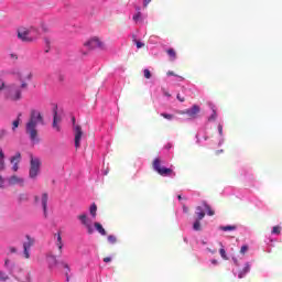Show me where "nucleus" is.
Returning <instances> with one entry per match:
<instances>
[{
  "instance_id": "nucleus-1",
  "label": "nucleus",
  "mask_w": 282,
  "mask_h": 282,
  "mask_svg": "<svg viewBox=\"0 0 282 282\" xmlns=\"http://www.w3.org/2000/svg\"><path fill=\"white\" fill-rule=\"evenodd\" d=\"M13 76L19 80L20 85L10 84L7 86L4 98L10 102H19L23 100V91L28 90L30 87L29 83L32 80L33 74L30 68H23L14 70Z\"/></svg>"
},
{
  "instance_id": "nucleus-2",
  "label": "nucleus",
  "mask_w": 282,
  "mask_h": 282,
  "mask_svg": "<svg viewBox=\"0 0 282 282\" xmlns=\"http://www.w3.org/2000/svg\"><path fill=\"white\" fill-rule=\"evenodd\" d=\"M39 124L43 127L45 124V118L41 111L32 109L29 120L25 123V133L29 135L31 142H39Z\"/></svg>"
},
{
  "instance_id": "nucleus-3",
  "label": "nucleus",
  "mask_w": 282,
  "mask_h": 282,
  "mask_svg": "<svg viewBox=\"0 0 282 282\" xmlns=\"http://www.w3.org/2000/svg\"><path fill=\"white\" fill-rule=\"evenodd\" d=\"M152 169L161 175V177H175V172L171 167H164L162 165V159L155 158L152 162Z\"/></svg>"
},
{
  "instance_id": "nucleus-4",
  "label": "nucleus",
  "mask_w": 282,
  "mask_h": 282,
  "mask_svg": "<svg viewBox=\"0 0 282 282\" xmlns=\"http://www.w3.org/2000/svg\"><path fill=\"white\" fill-rule=\"evenodd\" d=\"M39 173H41V159L30 154L29 177H31V180H36Z\"/></svg>"
},
{
  "instance_id": "nucleus-5",
  "label": "nucleus",
  "mask_w": 282,
  "mask_h": 282,
  "mask_svg": "<svg viewBox=\"0 0 282 282\" xmlns=\"http://www.w3.org/2000/svg\"><path fill=\"white\" fill-rule=\"evenodd\" d=\"M32 31H34V28L25 29L21 28L18 30V39L20 41H23L24 43H32L34 41V37L31 35Z\"/></svg>"
},
{
  "instance_id": "nucleus-6",
  "label": "nucleus",
  "mask_w": 282,
  "mask_h": 282,
  "mask_svg": "<svg viewBox=\"0 0 282 282\" xmlns=\"http://www.w3.org/2000/svg\"><path fill=\"white\" fill-rule=\"evenodd\" d=\"M77 219H79L82 226H85L87 229L88 235H94V227L91 226V219L86 216V214H82L77 216Z\"/></svg>"
},
{
  "instance_id": "nucleus-7",
  "label": "nucleus",
  "mask_w": 282,
  "mask_h": 282,
  "mask_svg": "<svg viewBox=\"0 0 282 282\" xmlns=\"http://www.w3.org/2000/svg\"><path fill=\"white\" fill-rule=\"evenodd\" d=\"M7 182L9 186H24L25 180L23 177H20L18 175H12L9 178H7Z\"/></svg>"
},
{
  "instance_id": "nucleus-8",
  "label": "nucleus",
  "mask_w": 282,
  "mask_h": 282,
  "mask_svg": "<svg viewBox=\"0 0 282 282\" xmlns=\"http://www.w3.org/2000/svg\"><path fill=\"white\" fill-rule=\"evenodd\" d=\"M199 111H200L199 106L194 105L192 108L181 111V113H182V116H184L186 113V116H188V118L195 119V118H197V113H199Z\"/></svg>"
},
{
  "instance_id": "nucleus-9",
  "label": "nucleus",
  "mask_w": 282,
  "mask_h": 282,
  "mask_svg": "<svg viewBox=\"0 0 282 282\" xmlns=\"http://www.w3.org/2000/svg\"><path fill=\"white\" fill-rule=\"evenodd\" d=\"M74 133H75V148L80 149V140H83V128L80 126H75Z\"/></svg>"
},
{
  "instance_id": "nucleus-10",
  "label": "nucleus",
  "mask_w": 282,
  "mask_h": 282,
  "mask_svg": "<svg viewBox=\"0 0 282 282\" xmlns=\"http://www.w3.org/2000/svg\"><path fill=\"white\" fill-rule=\"evenodd\" d=\"M85 47H88V50H96V47H101L102 43L99 39L94 37L87 42L84 43Z\"/></svg>"
},
{
  "instance_id": "nucleus-11",
  "label": "nucleus",
  "mask_w": 282,
  "mask_h": 282,
  "mask_svg": "<svg viewBox=\"0 0 282 282\" xmlns=\"http://www.w3.org/2000/svg\"><path fill=\"white\" fill-rule=\"evenodd\" d=\"M28 241L23 243L24 257L25 259H30V248L34 246V239L26 236Z\"/></svg>"
},
{
  "instance_id": "nucleus-12",
  "label": "nucleus",
  "mask_w": 282,
  "mask_h": 282,
  "mask_svg": "<svg viewBox=\"0 0 282 282\" xmlns=\"http://www.w3.org/2000/svg\"><path fill=\"white\" fill-rule=\"evenodd\" d=\"M10 162L13 164L12 171L17 173V171H19V162H21V152L15 153V155L10 159Z\"/></svg>"
},
{
  "instance_id": "nucleus-13",
  "label": "nucleus",
  "mask_w": 282,
  "mask_h": 282,
  "mask_svg": "<svg viewBox=\"0 0 282 282\" xmlns=\"http://www.w3.org/2000/svg\"><path fill=\"white\" fill-rule=\"evenodd\" d=\"M56 241L55 245L58 248V257H61V254H63V237L61 236V232H57L54 235Z\"/></svg>"
},
{
  "instance_id": "nucleus-14",
  "label": "nucleus",
  "mask_w": 282,
  "mask_h": 282,
  "mask_svg": "<svg viewBox=\"0 0 282 282\" xmlns=\"http://www.w3.org/2000/svg\"><path fill=\"white\" fill-rule=\"evenodd\" d=\"M50 199L47 193L42 194V208L45 219H47V200Z\"/></svg>"
},
{
  "instance_id": "nucleus-15",
  "label": "nucleus",
  "mask_w": 282,
  "mask_h": 282,
  "mask_svg": "<svg viewBox=\"0 0 282 282\" xmlns=\"http://www.w3.org/2000/svg\"><path fill=\"white\" fill-rule=\"evenodd\" d=\"M58 122H61V118H58V111H56L55 108L53 117V129H55L56 131H61V126H58Z\"/></svg>"
},
{
  "instance_id": "nucleus-16",
  "label": "nucleus",
  "mask_w": 282,
  "mask_h": 282,
  "mask_svg": "<svg viewBox=\"0 0 282 282\" xmlns=\"http://www.w3.org/2000/svg\"><path fill=\"white\" fill-rule=\"evenodd\" d=\"M196 215H197V219L198 221H202V219H204V217H206V213H204V209L198 206L196 207Z\"/></svg>"
},
{
  "instance_id": "nucleus-17",
  "label": "nucleus",
  "mask_w": 282,
  "mask_h": 282,
  "mask_svg": "<svg viewBox=\"0 0 282 282\" xmlns=\"http://www.w3.org/2000/svg\"><path fill=\"white\" fill-rule=\"evenodd\" d=\"M250 272V263H246L245 268L239 272L238 279H243Z\"/></svg>"
},
{
  "instance_id": "nucleus-18",
  "label": "nucleus",
  "mask_w": 282,
  "mask_h": 282,
  "mask_svg": "<svg viewBox=\"0 0 282 282\" xmlns=\"http://www.w3.org/2000/svg\"><path fill=\"white\" fill-rule=\"evenodd\" d=\"M94 226H95L97 232H99V235H102V237H105L107 235V230L104 229V227L100 223H95Z\"/></svg>"
},
{
  "instance_id": "nucleus-19",
  "label": "nucleus",
  "mask_w": 282,
  "mask_h": 282,
  "mask_svg": "<svg viewBox=\"0 0 282 282\" xmlns=\"http://www.w3.org/2000/svg\"><path fill=\"white\" fill-rule=\"evenodd\" d=\"M209 107H210L213 113H212V116L208 118V120H209V122H213V121L217 120V110H216V108H215V105H213V104H209Z\"/></svg>"
},
{
  "instance_id": "nucleus-20",
  "label": "nucleus",
  "mask_w": 282,
  "mask_h": 282,
  "mask_svg": "<svg viewBox=\"0 0 282 282\" xmlns=\"http://www.w3.org/2000/svg\"><path fill=\"white\" fill-rule=\"evenodd\" d=\"M89 213L93 217V219H96V215L98 213V206L96 205V203H93L90 208H89Z\"/></svg>"
},
{
  "instance_id": "nucleus-21",
  "label": "nucleus",
  "mask_w": 282,
  "mask_h": 282,
  "mask_svg": "<svg viewBox=\"0 0 282 282\" xmlns=\"http://www.w3.org/2000/svg\"><path fill=\"white\" fill-rule=\"evenodd\" d=\"M167 56H170L171 61H175L177 58V53L175 52V48H169L166 51Z\"/></svg>"
},
{
  "instance_id": "nucleus-22",
  "label": "nucleus",
  "mask_w": 282,
  "mask_h": 282,
  "mask_svg": "<svg viewBox=\"0 0 282 282\" xmlns=\"http://www.w3.org/2000/svg\"><path fill=\"white\" fill-rule=\"evenodd\" d=\"M20 122H21V113H19L18 118L12 122V131H17V129H19Z\"/></svg>"
},
{
  "instance_id": "nucleus-23",
  "label": "nucleus",
  "mask_w": 282,
  "mask_h": 282,
  "mask_svg": "<svg viewBox=\"0 0 282 282\" xmlns=\"http://www.w3.org/2000/svg\"><path fill=\"white\" fill-rule=\"evenodd\" d=\"M6 170V154L0 152V171Z\"/></svg>"
},
{
  "instance_id": "nucleus-24",
  "label": "nucleus",
  "mask_w": 282,
  "mask_h": 282,
  "mask_svg": "<svg viewBox=\"0 0 282 282\" xmlns=\"http://www.w3.org/2000/svg\"><path fill=\"white\" fill-rule=\"evenodd\" d=\"M203 205H204L205 209L207 210V215H208L209 217H213V215H215V210H213V209L210 208V205H207L206 202H204Z\"/></svg>"
},
{
  "instance_id": "nucleus-25",
  "label": "nucleus",
  "mask_w": 282,
  "mask_h": 282,
  "mask_svg": "<svg viewBox=\"0 0 282 282\" xmlns=\"http://www.w3.org/2000/svg\"><path fill=\"white\" fill-rule=\"evenodd\" d=\"M30 199V196L25 193H22L18 196V202H28Z\"/></svg>"
},
{
  "instance_id": "nucleus-26",
  "label": "nucleus",
  "mask_w": 282,
  "mask_h": 282,
  "mask_svg": "<svg viewBox=\"0 0 282 282\" xmlns=\"http://www.w3.org/2000/svg\"><path fill=\"white\" fill-rule=\"evenodd\" d=\"M220 230H224V232H228L230 230H237V226H232V225L224 226V227H220Z\"/></svg>"
},
{
  "instance_id": "nucleus-27",
  "label": "nucleus",
  "mask_w": 282,
  "mask_h": 282,
  "mask_svg": "<svg viewBox=\"0 0 282 282\" xmlns=\"http://www.w3.org/2000/svg\"><path fill=\"white\" fill-rule=\"evenodd\" d=\"M193 229L196 230V231H199L202 230V223L200 220H195L194 225H193Z\"/></svg>"
},
{
  "instance_id": "nucleus-28",
  "label": "nucleus",
  "mask_w": 282,
  "mask_h": 282,
  "mask_svg": "<svg viewBox=\"0 0 282 282\" xmlns=\"http://www.w3.org/2000/svg\"><path fill=\"white\" fill-rule=\"evenodd\" d=\"M8 279H10V276H8L3 271H0V281L6 282Z\"/></svg>"
},
{
  "instance_id": "nucleus-29",
  "label": "nucleus",
  "mask_w": 282,
  "mask_h": 282,
  "mask_svg": "<svg viewBox=\"0 0 282 282\" xmlns=\"http://www.w3.org/2000/svg\"><path fill=\"white\" fill-rule=\"evenodd\" d=\"M272 235H281V227L274 226L272 229Z\"/></svg>"
},
{
  "instance_id": "nucleus-30",
  "label": "nucleus",
  "mask_w": 282,
  "mask_h": 282,
  "mask_svg": "<svg viewBox=\"0 0 282 282\" xmlns=\"http://www.w3.org/2000/svg\"><path fill=\"white\" fill-rule=\"evenodd\" d=\"M8 135V130L6 129H0V140H3Z\"/></svg>"
},
{
  "instance_id": "nucleus-31",
  "label": "nucleus",
  "mask_w": 282,
  "mask_h": 282,
  "mask_svg": "<svg viewBox=\"0 0 282 282\" xmlns=\"http://www.w3.org/2000/svg\"><path fill=\"white\" fill-rule=\"evenodd\" d=\"M219 253H220V257H221L223 259H225V261H227L228 256H226V249L221 248V249L219 250Z\"/></svg>"
},
{
  "instance_id": "nucleus-32",
  "label": "nucleus",
  "mask_w": 282,
  "mask_h": 282,
  "mask_svg": "<svg viewBox=\"0 0 282 282\" xmlns=\"http://www.w3.org/2000/svg\"><path fill=\"white\" fill-rule=\"evenodd\" d=\"M133 21H140V19H142V13L140 11H138L134 15H133Z\"/></svg>"
},
{
  "instance_id": "nucleus-33",
  "label": "nucleus",
  "mask_w": 282,
  "mask_h": 282,
  "mask_svg": "<svg viewBox=\"0 0 282 282\" xmlns=\"http://www.w3.org/2000/svg\"><path fill=\"white\" fill-rule=\"evenodd\" d=\"M108 241H109V243H116V241H118V239L116 238V236L110 235V236H108Z\"/></svg>"
},
{
  "instance_id": "nucleus-34",
  "label": "nucleus",
  "mask_w": 282,
  "mask_h": 282,
  "mask_svg": "<svg viewBox=\"0 0 282 282\" xmlns=\"http://www.w3.org/2000/svg\"><path fill=\"white\" fill-rule=\"evenodd\" d=\"M162 118H165V120H173V115L169 113H161Z\"/></svg>"
},
{
  "instance_id": "nucleus-35",
  "label": "nucleus",
  "mask_w": 282,
  "mask_h": 282,
  "mask_svg": "<svg viewBox=\"0 0 282 282\" xmlns=\"http://www.w3.org/2000/svg\"><path fill=\"white\" fill-rule=\"evenodd\" d=\"M143 74H144V78H148V79L151 78V70H149V69L145 68V69L143 70Z\"/></svg>"
},
{
  "instance_id": "nucleus-36",
  "label": "nucleus",
  "mask_w": 282,
  "mask_h": 282,
  "mask_svg": "<svg viewBox=\"0 0 282 282\" xmlns=\"http://www.w3.org/2000/svg\"><path fill=\"white\" fill-rule=\"evenodd\" d=\"M247 252H248V245H245V246L241 247L240 253L246 254Z\"/></svg>"
},
{
  "instance_id": "nucleus-37",
  "label": "nucleus",
  "mask_w": 282,
  "mask_h": 282,
  "mask_svg": "<svg viewBox=\"0 0 282 282\" xmlns=\"http://www.w3.org/2000/svg\"><path fill=\"white\" fill-rule=\"evenodd\" d=\"M218 131L220 135H224V126L219 124L218 126Z\"/></svg>"
},
{
  "instance_id": "nucleus-38",
  "label": "nucleus",
  "mask_w": 282,
  "mask_h": 282,
  "mask_svg": "<svg viewBox=\"0 0 282 282\" xmlns=\"http://www.w3.org/2000/svg\"><path fill=\"white\" fill-rule=\"evenodd\" d=\"M137 47H138V50L144 47V43L138 41L137 42Z\"/></svg>"
},
{
  "instance_id": "nucleus-39",
  "label": "nucleus",
  "mask_w": 282,
  "mask_h": 282,
  "mask_svg": "<svg viewBox=\"0 0 282 282\" xmlns=\"http://www.w3.org/2000/svg\"><path fill=\"white\" fill-rule=\"evenodd\" d=\"M3 89H6V82L1 80L0 91H3Z\"/></svg>"
},
{
  "instance_id": "nucleus-40",
  "label": "nucleus",
  "mask_w": 282,
  "mask_h": 282,
  "mask_svg": "<svg viewBox=\"0 0 282 282\" xmlns=\"http://www.w3.org/2000/svg\"><path fill=\"white\" fill-rule=\"evenodd\" d=\"M162 91H163V95H164V96H166L167 98H171V94L167 93L166 89L163 88Z\"/></svg>"
},
{
  "instance_id": "nucleus-41",
  "label": "nucleus",
  "mask_w": 282,
  "mask_h": 282,
  "mask_svg": "<svg viewBox=\"0 0 282 282\" xmlns=\"http://www.w3.org/2000/svg\"><path fill=\"white\" fill-rule=\"evenodd\" d=\"M176 98H177V100H180V102H184V100H185V98L182 97V95H180V94L176 96Z\"/></svg>"
},
{
  "instance_id": "nucleus-42",
  "label": "nucleus",
  "mask_w": 282,
  "mask_h": 282,
  "mask_svg": "<svg viewBox=\"0 0 282 282\" xmlns=\"http://www.w3.org/2000/svg\"><path fill=\"white\" fill-rule=\"evenodd\" d=\"M10 57H11L13 61H18V58H19V56H18L17 54H14V53H12V54L10 55Z\"/></svg>"
},
{
  "instance_id": "nucleus-43",
  "label": "nucleus",
  "mask_w": 282,
  "mask_h": 282,
  "mask_svg": "<svg viewBox=\"0 0 282 282\" xmlns=\"http://www.w3.org/2000/svg\"><path fill=\"white\" fill-rule=\"evenodd\" d=\"M4 180H3V176H0V188H3V184H4Z\"/></svg>"
},
{
  "instance_id": "nucleus-44",
  "label": "nucleus",
  "mask_w": 282,
  "mask_h": 282,
  "mask_svg": "<svg viewBox=\"0 0 282 282\" xmlns=\"http://www.w3.org/2000/svg\"><path fill=\"white\" fill-rule=\"evenodd\" d=\"M109 262H111V258L110 257L104 258V263H109Z\"/></svg>"
},
{
  "instance_id": "nucleus-45",
  "label": "nucleus",
  "mask_w": 282,
  "mask_h": 282,
  "mask_svg": "<svg viewBox=\"0 0 282 282\" xmlns=\"http://www.w3.org/2000/svg\"><path fill=\"white\" fill-rule=\"evenodd\" d=\"M9 250H10V252H11L12 254H14V253L17 252V248H14V247H10Z\"/></svg>"
},
{
  "instance_id": "nucleus-46",
  "label": "nucleus",
  "mask_w": 282,
  "mask_h": 282,
  "mask_svg": "<svg viewBox=\"0 0 282 282\" xmlns=\"http://www.w3.org/2000/svg\"><path fill=\"white\" fill-rule=\"evenodd\" d=\"M149 3H151V0H143L144 8H147V6H149Z\"/></svg>"
},
{
  "instance_id": "nucleus-47",
  "label": "nucleus",
  "mask_w": 282,
  "mask_h": 282,
  "mask_svg": "<svg viewBox=\"0 0 282 282\" xmlns=\"http://www.w3.org/2000/svg\"><path fill=\"white\" fill-rule=\"evenodd\" d=\"M4 265H6V268H8V267L10 265V260H9V259H7V260L4 261Z\"/></svg>"
},
{
  "instance_id": "nucleus-48",
  "label": "nucleus",
  "mask_w": 282,
  "mask_h": 282,
  "mask_svg": "<svg viewBox=\"0 0 282 282\" xmlns=\"http://www.w3.org/2000/svg\"><path fill=\"white\" fill-rule=\"evenodd\" d=\"M167 76H175V73L173 70L167 72Z\"/></svg>"
},
{
  "instance_id": "nucleus-49",
  "label": "nucleus",
  "mask_w": 282,
  "mask_h": 282,
  "mask_svg": "<svg viewBox=\"0 0 282 282\" xmlns=\"http://www.w3.org/2000/svg\"><path fill=\"white\" fill-rule=\"evenodd\" d=\"M183 210L184 213H188V207H186L185 205L183 206Z\"/></svg>"
},
{
  "instance_id": "nucleus-50",
  "label": "nucleus",
  "mask_w": 282,
  "mask_h": 282,
  "mask_svg": "<svg viewBox=\"0 0 282 282\" xmlns=\"http://www.w3.org/2000/svg\"><path fill=\"white\" fill-rule=\"evenodd\" d=\"M63 267L66 268V270H69V264L63 263Z\"/></svg>"
},
{
  "instance_id": "nucleus-51",
  "label": "nucleus",
  "mask_w": 282,
  "mask_h": 282,
  "mask_svg": "<svg viewBox=\"0 0 282 282\" xmlns=\"http://www.w3.org/2000/svg\"><path fill=\"white\" fill-rule=\"evenodd\" d=\"M73 124H76V117L72 118Z\"/></svg>"
},
{
  "instance_id": "nucleus-52",
  "label": "nucleus",
  "mask_w": 282,
  "mask_h": 282,
  "mask_svg": "<svg viewBox=\"0 0 282 282\" xmlns=\"http://www.w3.org/2000/svg\"><path fill=\"white\" fill-rule=\"evenodd\" d=\"M212 263H213L214 265H217V260H212Z\"/></svg>"
},
{
  "instance_id": "nucleus-53",
  "label": "nucleus",
  "mask_w": 282,
  "mask_h": 282,
  "mask_svg": "<svg viewBox=\"0 0 282 282\" xmlns=\"http://www.w3.org/2000/svg\"><path fill=\"white\" fill-rule=\"evenodd\" d=\"M219 153H224V150H218V151H217V154H219Z\"/></svg>"
},
{
  "instance_id": "nucleus-54",
  "label": "nucleus",
  "mask_w": 282,
  "mask_h": 282,
  "mask_svg": "<svg viewBox=\"0 0 282 282\" xmlns=\"http://www.w3.org/2000/svg\"><path fill=\"white\" fill-rule=\"evenodd\" d=\"M177 199H180V200H181V199H182V195H178V196H177Z\"/></svg>"
},
{
  "instance_id": "nucleus-55",
  "label": "nucleus",
  "mask_w": 282,
  "mask_h": 282,
  "mask_svg": "<svg viewBox=\"0 0 282 282\" xmlns=\"http://www.w3.org/2000/svg\"><path fill=\"white\" fill-rule=\"evenodd\" d=\"M35 202H39V196H35Z\"/></svg>"
},
{
  "instance_id": "nucleus-56",
  "label": "nucleus",
  "mask_w": 282,
  "mask_h": 282,
  "mask_svg": "<svg viewBox=\"0 0 282 282\" xmlns=\"http://www.w3.org/2000/svg\"><path fill=\"white\" fill-rule=\"evenodd\" d=\"M0 153H3V149L0 148Z\"/></svg>"
}]
</instances>
